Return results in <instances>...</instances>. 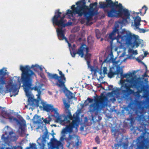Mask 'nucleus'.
Masks as SVG:
<instances>
[{"label":"nucleus","mask_w":149,"mask_h":149,"mask_svg":"<svg viewBox=\"0 0 149 149\" xmlns=\"http://www.w3.org/2000/svg\"><path fill=\"white\" fill-rule=\"evenodd\" d=\"M32 68L36 72L40 70L42 71L44 67L42 66H39L38 65H32L31 67L29 65L24 66L22 65L20 66V70L22 72L21 74V80L23 83V86L24 88L26 96L28 98V106H38L39 100L42 90V87L43 84L37 83L34 87L33 86V78L35 73L31 69Z\"/></svg>","instance_id":"f257e3e1"},{"label":"nucleus","mask_w":149,"mask_h":149,"mask_svg":"<svg viewBox=\"0 0 149 149\" xmlns=\"http://www.w3.org/2000/svg\"><path fill=\"white\" fill-rule=\"evenodd\" d=\"M59 10H56L54 16L52 19L53 25H57L58 27L56 29L58 39L60 40L65 39V42L68 44L70 54L72 57H75L76 54H78L81 57H83L84 55H85V58L87 61L88 67L90 68L92 72L94 71L93 67L91 66L90 64L91 54L88 53V49L87 46L85 44L81 45L77 51L76 52L75 45L74 44L73 47H72L71 44L65 37L64 35L66 30L64 28L67 25H71L72 23L70 22L67 23L66 20L64 19L65 15L63 14V16L61 17L62 13L59 12Z\"/></svg>","instance_id":"f03ea898"},{"label":"nucleus","mask_w":149,"mask_h":149,"mask_svg":"<svg viewBox=\"0 0 149 149\" xmlns=\"http://www.w3.org/2000/svg\"><path fill=\"white\" fill-rule=\"evenodd\" d=\"M85 0H81L76 3L77 5L75 7V5H72L71 7L72 10H68L65 15L68 18L73 19L74 16L75 14H78L79 16L81 17L84 15V19H81L82 23L85 22L87 25H91L93 23V16L98 14V8L97 6V3L95 2L91 3L89 6L86 5Z\"/></svg>","instance_id":"7ed1b4c3"},{"label":"nucleus","mask_w":149,"mask_h":149,"mask_svg":"<svg viewBox=\"0 0 149 149\" xmlns=\"http://www.w3.org/2000/svg\"><path fill=\"white\" fill-rule=\"evenodd\" d=\"M69 109L65 108V111L67 114V116H63L64 117V118H63V120H65V121L63 122L62 124L66 126L61 132L62 136L61 137L60 140L63 141L64 139H65L67 142L69 143L70 144H71L70 142V140H72V142H75V144H74V146L78 147L81 143V142L80 141L79 137L77 136L71 135L70 134L68 138H64L67 132L70 133L72 132L73 128L75 127L76 129H77L79 125L80 112H77L72 116Z\"/></svg>","instance_id":"20e7f679"},{"label":"nucleus","mask_w":149,"mask_h":149,"mask_svg":"<svg viewBox=\"0 0 149 149\" xmlns=\"http://www.w3.org/2000/svg\"><path fill=\"white\" fill-rule=\"evenodd\" d=\"M132 73H122L120 80V84L121 85L120 88H116L113 90L110 94L114 95L116 97L119 98L120 95L123 97H128L130 95L134 93V92L131 88H136L139 89V85L142 83L140 78L136 77H132L131 79L127 78L125 80H123L124 78L132 77Z\"/></svg>","instance_id":"39448f33"},{"label":"nucleus","mask_w":149,"mask_h":149,"mask_svg":"<svg viewBox=\"0 0 149 149\" xmlns=\"http://www.w3.org/2000/svg\"><path fill=\"white\" fill-rule=\"evenodd\" d=\"M121 19L116 22L113 31L109 36V38L112 40L116 39L117 42L119 43L120 46H123L124 44L132 45L133 42V46L138 47L141 44V40L139 39V36L134 34H132L130 31H127L125 34L124 31H119L120 24L125 25L126 24L120 23Z\"/></svg>","instance_id":"423d86ee"},{"label":"nucleus","mask_w":149,"mask_h":149,"mask_svg":"<svg viewBox=\"0 0 149 149\" xmlns=\"http://www.w3.org/2000/svg\"><path fill=\"white\" fill-rule=\"evenodd\" d=\"M137 119L141 124L137 127V130L142 132V135L137 139V149H148L149 148V133L148 132V125L145 116L143 115L138 116Z\"/></svg>","instance_id":"0eeeda50"},{"label":"nucleus","mask_w":149,"mask_h":149,"mask_svg":"<svg viewBox=\"0 0 149 149\" xmlns=\"http://www.w3.org/2000/svg\"><path fill=\"white\" fill-rule=\"evenodd\" d=\"M116 100V98L113 97L110 98L109 96H98L97 98H95V103L89 106V111L91 112L98 111L99 110L102 109L105 107L107 106L108 103L110 102H114Z\"/></svg>","instance_id":"6e6552de"},{"label":"nucleus","mask_w":149,"mask_h":149,"mask_svg":"<svg viewBox=\"0 0 149 149\" xmlns=\"http://www.w3.org/2000/svg\"><path fill=\"white\" fill-rule=\"evenodd\" d=\"M106 3L100 2H99L100 7L103 9L104 12L107 13V16L109 17L118 16L120 15L119 11H117L114 8L115 4L111 0H106Z\"/></svg>","instance_id":"1a4fd4ad"},{"label":"nucleus","mask_w":149,"mask_h":149,"mask_svg":"<svg viewBox=\"0 0 149 149\" xmlns=\"http://www.w3.org/2000/svg\"><path fill=\"white\" fill-rule=\"evenodd\" d=\"M115 4L114 7H116L118 8L120 12V15L118 16H114V17H121V21L120 22L123 24H128L130 23L132 21V20L131 19V18H133L132 16L130 15V13L127 9L124 8L122 6L121 3L118 4V2L116 1L114 2Z\"/></svg>","instance_id":"9d476101"},{"label":"nucleus","mask_w":149,"mask_h":149,"mask_svg":"<svg viewBox=\"0 0 149 149\" xmlns=\"http://www.w3.org/2000/svg\"><path fill=\"white\" fill-rule=\"evenodd\" d=\"M4 132V134H2L1 139L5 143L8 145L10 141H16L18 138V136L16 135L10 127L8 126L5 127Z\"/></svg>","instance_id":"9b49d317"},{"label":"nucleus","mask_w":149,"mask_h":149,"mask_svg":"<svg viewBox=\"0 0 149 149\" xmlns=\"http://www.w3.org/2000/svg\"><path fill=\"white\" fill-rule=\"evenodd\" d=\"M20 77H14L12 80L9 81L7 85L6 86V88L7 93L8 92H12L14 96L17 94L19 90L17 88V83H19Z\"/></svg>","instance_id":"f8f14e48"},{"label":"nucleus","mask_w":149,"mask_h":149,"mask_svg":"<svg viewBox=\"0 0 149 149\" xmlns=\"http://www.w3.org/2000/svg\"><path fill=\"white\" fill-rule=\"evenodd\" d=\"M1 114L4 118H8L10 122H16L18 124H19V130H21L22 133H24L25 131V128L26 126V123L25 120H19L13 116H9L10 114L6 111H2Z\"/></svg>","instance_id":"ddd939ff"},{"label":"nucleus","mask_w":149,"mask_h":149,"mask_svg":"<svg viewBox=\"0 0 149 149\" xmlns=\"http://www.w3.org/2000/svg\"><path fill=\"white\" fill-rule=\"evenodd\" d=\"M59 73L60 75V77H59L56 74H52L48 73L49 79L52 82V79H53L57 80L58 81L56 84L61 88L62 87L63 88L65 87V83L66 81L65 77L64 74H63L61 71H59Z\"/></svg>","instance_id":"4468645a"},{"label":"nucleus","mask_w":149,"mask_h":149,"mask_svg":"<svg viewBox=\"0 0 149 149\" xmlns=\"http://www.w3.org/2000/svg\"><path fill=\"white\" fill-rule=\"evenodd\" d=\"M132 17L133 18H131V19L132 20V21L130 22L132 23V26L134 29L135 30H139L140 33H144L146 31H148V29H147L146 31L143 29H140L139 28V26L141 25L140 22L141 21V19L140 17L137 16L134 18L133 17Z\"/></svg>","instance_id":"2eb2a0df"},{"label":"nucleus","mask_w":149,"mask_h":149,"mask_svg":"<svg viewBox=\"0 0 149 149\" xmlns=\"http://www.w3.org/2000/svg\"><path fill=\"white\" fill-rule=\"evenodd\" d=\"M129 55L126 58L123 59V61H120V60L116 61V58H114L113 53L111 52L110 54V55L111 56V58L110 59V61H111L113 65H115L116 66L120 65V64H121V63L125 62L127 59H134V55L133 54H130L129 53Z\"/></svg>","instance_id":"dca6fc26"},{"label":"nucleus","mask_w":149,"mask_h":149,"mask_svg":"<svg viewBox=\"0 0 149 149\" xmlns=\"http://www.w3.org/2000/svg\"><path fill=\"white\" fill-rule=\"evenodd\" d=\"M47 145L49 149L62 148L63 146L60 141H58L54 138L51 139L50 141L47 143Z\"/></svg>","instance_id":"f3484780"},{"label":"nucleus","mask_w":149,"mask_h":149,"mask_svg":"<svg viewBox=\"0 0 149 149\" xmlns=\"http://www.w3.org/2000/svg\"><path fill=\"white\" fill-rule=\"evenodd\" d=\"M51 112L54 113L53 116L56 118V122L60 123V124H62L63 122L65 121V120H63V118H64V117L62 115H59L57 108H54L53 106Z\"/></svg>","instance_id":"a211bd4d"},{"label":"nucleus","mask_w":149,"mask_h":149,"mask_svg":"<svg viewBox=\"0 0 149 149\" xmlns=\"http://www.w3.org/2000/svg\"><path fill=\"white\" fill-rule=\"evenodd\" d=\"M47 133H45L44 135L41 136L39 138L37 141L38 144V146L39 149H44L47 142L46 140Z\"/></svg>","instance_id":"6ab92c4d"},{"label":"nucleus","mask_w":149,"mask_h":149,"mask_svg":"<svg viewBox=\"0 0 149 149\" xmlns=\"http://www.w3.org/2000/svg\"><path fill=\"white\" fill-rule=\"evenodd\" d=\"M8 74L6 68H3L0 70V74L2 75L0 76V90L3 88V85L6 84L5 78L4 77Z\"/></svg>","instance_id":"aec40b11"},{"label":"nucleus","mask_w":149,"mask_h":149,"mask_svg":"<svg viewBox=\"0 0 149 149\" xmlns=\"http://www.w3.org/2000/svg\"><path fill=\"white\" fill-rule=\"evenodd\" d=\"M40 99H39V100H38V106H37L36 105L33 107L31 106H28V104L27 105L25 106V107L29 108V109H33L34 108V107H38L39 106V102L40 100H41V103L42 105V106L43 107V109L45 110V111H52L53 105H52L47 104H46V103L43 102L42 101V100L40 99Z\"/></svg>","instance_id":"412c9836"},{"label":"nucleus","mask_w":149,"mask_h":149,"mask_svg":"<svg viewBox=\"0 0 149 149\" xmlns=\"http://www.w3.org/2000/svg\"><path fill=\"white\" fill-rule=\"evenodd\" d=\"M42 119L43 120V121L40 119V116H39L38 115L36 114L34 116L33 120L35 121L36 122L39 123H42L43 122L45 123V124H48L49 123V118H45L44 119L42 118Z\"/></svg>","instance_id":"4be33fe9"},{"label":"nucleus","mask_w":149,"mask_h":149,"mask_svg":"<svg viewBox=\"0 0 149 149\" xmlns=\"http://www.w3.org/2000/svg\"><path fill=\"white\" fill-rule=\"evenodd\" d=\"M133 106V103H130L128 106L124 108V109L126 111H128L129 113H132V111H134L135 113L137 114V108H136L135 106L134 108Z\"/></svg>","instance_id":"5701e85b"},{"label":"nucleus","mask_w":149,"mask_h":149,"mask_svg":"<svg viewBox=\"0 0 149 149\" xmlns=\"http://www.w3.org/2000/svg\"><path fill=\"white\" fill-rule=\"evenodd\" d=\"M147 8L146 6H144L141 9L139 10V12H136V13L137 14H138L139 13H140L141 15H143L144 14L146 13V12Z\"/></svg>","instance_id":"b1692460"},{"label":"nucleus","mask_w":149,"mask_h":149,"mask_svg":"<svg viewBox=\"0 0 149 149\" xmlns=\"http://www.w3.org/2000/svg\"><path fill=\"white\" fill-rule=\"evenodd\" d=\"M122 146L124 148H126L128 146V143H122L120 144H115L114 145L115 149H118L120 146Z\"/></svg>","instance_id":"393cba45"},{"label":"nucleus","mask_w":149,"mask_h":149,"mask_svg":"<svg viewBox=\"0 0 149 149\" xmlns=\"http://www.w3.org/2000/svg\"><path fill=\"white\" fill-rule=\"evenodd\" d=\"M114 69L113 67L111 68L110 69V71L109 72L108 74V76L109 77L112 78L113 77L115 73L113 71V69Z\"/></svg>","instance_id":"a878e982"},{"label":"nucleus","mask_w":149,"mask_h":149,"mask_svg":"<svg viewBox=\"0 0 149 149\" xmlns=\"http://www.w3.org/2000/svg\"><path fill=\"white\" fill-rule=\"evenodd\" d=\"M30 147H27L26 149H37L36 144L35 143H30Z\"/></svg>","instance_id":"bb28decb"},{"label":"nucleus","mask_w":149,"mask_h":149,"mask_svg":"<svg viewBox=\"0 0 149 149\" xmlns=\"http://www.w3.org/2000/svg\"><path fill=\"white\" fill-rule=\"evenodd\" d=\"M66 95L68 98L69 99L72 98L73 97V94L70 91H67Z\"/></svg>","instance_id":"cd10ccee"},{"label":"nucleus","mask_w":149,"mask_h":149,"mask_svg":"<svg viewBox=\"0 0 149 149\" xmlns=\"http://www.w3.org/2000/svg\"><path fill=\"white\" fill-rule=\"evenodd\" d=\"M141 91H140V90H139L135 92L134 96L136 98L139 99L141 97V95H140V93H141Z\"/></svg>","instance_id":"c85d7f7f"},{"label":"nucleus","mask_w":149,"mask_h":149,"mask_svg":"<svg viewBox=\"0 0 149 149\" xmlns=\"http://www.w3.org/2000/svg\"><path fill=\"white\" fill-rule=\"evenodd\" d=\"M128 51L129 53H133V55L137 54L138 53V52L137 50H134V49H129Z\"/></svg>","instance_id":"c756f323"},{"label":"nucleus","mask_w":149,"mask_h":149,"mask_svg":"<svg viewBox=\"0 0 149 149\" xmlns=\"http://www.w3.org/2000/svg\"><path fill=\"white\" fill-rule=\"evenodd\" d=\"M123 72V70L122 68H120L119 67V68H117V74H120V77L121 75H122Z\"/></svg>","instance_id":"7c9ffc66"},{"label":"nucleus","mask_w":149,"mask_h":149,"mask_svg":"<svg viewBox=\"0 0 149 149\" xmlns=\"http://www.w3.org/2000/svg\"><path fill=\"white\" fill-rule=\"evenodd\" d=\"M87 100H88V101H89V103H91V102H93V99H91V98H88L87 99V100H86L85 101V102L84 103V106H87V104H88V103H87L86 104V103L87 102Z\"/></svg>","instance_id":"2f4dec72"},{"label":"nucleus","mask_w":149,"mask_h":149,"mask_svg":"<svg viewBox=\"0 0 149 149\" xmlns=\"http://www.w3.org/2000/svg\"><path fill=\"white\" fill-rule=\"evenodd\" d=\"M63 104L65 108H69L70 107V105L68 103H66L65 100H63Z\"/></svg>","instance_id":"473e14b6"},{"label":"nucleus","mask_w":149,"mask_h":149,"mask_svg":"<svg viewBox=\"0 0 149 149\" xmlns=\"http://www.w3.org/2000/svg\"><path fill=\"white\" fill-rule=\"evenodd\" d=\"M127 120L129 121L131 124H132L134 122V119L133 118L131 117L127 119Z\"/></svg>","instance_id":"72a5a7b5"},{"label":"nucleus","mask_w":149,"mask_h":149,"mask_svg":"<svg viewBox=\"0 0 149 149\" xmlns=\"http://www.w3.org/2000/svg\"><path fill=\"white\" fill-rule=\"evenodd\" d=\"M107 69L106 67H103L102 68V72L104 74H107Z\"/></svg>","instance_id":"f704fd0d"},{"label":"nucleus","mask_w":149,"mask_h":149,"mask_svg":"<svg viewBox=\"0 0 149 149\" xmlns=\"http://www.w3.org/2000/svg\"><path fill=\"white\" fill-rule=\"evenodd\" d=\"M17 147L16 146H13L11 147H6V149H16ZM0 149H5L4 148H3L2 147L1 148H0Z\"/></svg>","instance_id":"c9c22d12"},{"label":"nucleus","mask_w":149,"mask_h":149,"mask_svg":"<svg viewBox=\"0 0 149 149\" xmlns=\"http://www.w3.org/2000/svg\"><path fill=\"white\" fill-rule=\"evenodd\" d=\"M146 90V87L144 85H143L141 87V90H140V91H141V92L142 91H145Z\"/></svg>","instance_id":"e433bc0d"},{"label":"nucleus","mask_w":149,"mask_h":149,"mask_svg":"<svg viewBox=\"0 0 149 149\" xmlns=\"http://www.w3.org/2000/svg\"><path fill=\"white\" fill-rule=\"evenodd\" d=\"M144 108H149V100L148 101V102L147 104H146L145 106L143 107H142L141 109H143Z\"/></svg>","instance_id":"4c0bfd02"},{"label":"nucleus","mask_w":149,"mask_h":149,"mask_svg":"<svg viewBox=\"0 0 149 149\" xmlns=\"http://www.w3.org/2000/svg\"><path fill=\"white\" fill-rule=\"evenodd\" d=\"M95 141L96 142H97V144H99L100 143V140L98 137H96L95 139Z\"/></svg>","instance_id":"58836bf2"},{"label":"nucleus","mask_w":149,"mask_h":149,"mask_svg":"<svg viewBox=\"0 0 149 149\" xmlns=\"http://www.w3.org/2000/svg\"><path fill=\"white\" fill-rule=\"evenodd\" d=\"M112 133L113 135L115 136L117 133V131L115 130H112Z\"/></svg>","instance_id":"ea45409f"},{"label":"nucleus","mask_w":149,"mask_h":149,"mask_svg":"<svg viewBox=\"0 0 149 149\" xmlns=\"http://www.w3.org/2000/svg\"><path fill=\"white\" fill-rule=\"evenodd\" d=\"M143 102L142 101H139L137 102V103L140 106H141V104H143Z\"/></svg>","instance_id":"a19ab883"},{"label":"nucleus","mask_w":149,"mask_h":149,"mask_svg":"<svg viewBox=\"0 0 149 149\" xmlns=\"http://www.w3.org/2000/svg\"><path fill=\"white\" fill-rule=\"evenodd\" d=\"M113 88V86L112 85H109V86H108V89L109 90H112V89Z\"/></svg>","instance_id":"79ce46f5"},{"label":"nucleus","mask_w":149,"mask_h":149,"mask_svg":"<svg viewBox=\"0 0 149 149\" xmlns=\"http://www.w3.org/2000/svg\"><path fill=\"white\" fill-rule=\"evenodd\" d=\"M142 77L143 78L144 77H148V75H147V74L146 73V72H145V73H144V74L142 75Z\"/></svg>","instance_id":"37998d69"},{"label":"nucleus","mask_w":149,"mask_h":149,"mask_svg":"<svg viewBox=\"0 0 149 149\" xmlns=\"http://www.w3.org/2000/svg\"><path fill=\"white\" fill-rule=\"evenodd\" d=\"M125 55V52L123 53L120 56V57H123Z\"/></svg>","instance_id":"c03bdc74"},{"label":"nucleus","mask_w":149,"mask_h":149,"mask_svg":"<svg viewBox=\"0 0 149 149\" xmlns=\"http://www.w3.org/2000/svg\"><path fill=\"white\" fill-rule=\"evenodd\" d=\"M136 60L139 62H140L141 61V60L139 59V58H137L136 59Z\"/></svg>","instance_id":"a18cd8bd"},{"label":"nucleus","mask_w":149,"mask_h":149,"mask_svg":"<svg viewBox=\"0 0 149 149\" xmlns=\"http://www.w3.org/2000/svg\"><path fill=\"white\" fill-rule=\"evenodd\" d=\"M148 54V53L147 52H146V51L144 52V54L145 56H146L147 55V54Z\"/></svg>","instance_id":"49530a36"},{"label":"nucleus","mask_w":149,"mask_h":149,"mask_svg":"<svg viewBox=\"0 0 149 149\" xmlns=\"http://www.w3.org/2000/svg\"><path fill=\"white\" fill-rule=\"evenodd\" d=\"M91 116H92V120H93V121H94L95 120H94V116H93V115H92Z\"/></svg>","instance_id":"de8ad7c7"},{"label":"nucleus","mask_w":149,"mask_h":149,"mask_svg":"<svg viewBox=\"0 0 149 149\" xmlns=\"http://www.w3.org/2000/svg\"><path fill=\"white\" fill-rule=\"evenodd\" d=\"M96 36L97 37V38H100V35L97 34H96Z\"/></svg>","instance_id":"09e8293b"},{"label":"nucleus","mask_w":149,"mask_h":149,"mask_svg":"<svg viewBox=\"0 0 149 149\" xmlns=\"http://www.w3.org/2000/svg\"><path fill=\"white\" fill-rule=\"evenodd\" d=\"M45 72H46V73L48 75V76L49 78V75H48V72H47V70H46V69L45 70Z\"/></svg>","instance_id":"8fccbe9b"},{"label":"nucleus","mask_w":149,"mask_h":149,"mask_svg":"<svg viewBox=\"0 0 149 149\" xmlns=\"http://www.w3.org/2000/svg\"><path fill=\"white\" fill-rule=\"evenodd\" d=\"M98 118L100 120L102 119V118L100 117V116H98Z\"/></svg>","instance_id":"3c124183"},{"label":"nucleus","mask_w":149,"mask_h":149,"mask_svg":"<svg viewBox=\"0 0 149 149\" xmlns=\"http://www.w3.org/2000/svg\"><path fill=\"white\" fill-rule=\"evenodd\" d=\"M147 119L148 122H149V115L148 116Z\"/></svg>","instance_id":"603ef678"},{"label":"nucleus","mask_w":149,"mask_h":149,"mask_svg":"<svg viewBox=\"0 0 149 149\" xmlns=\"http://www.w3.org/2000/svg\"><path fill=\"white\" fill-rule=\"evenodd\" d=\"M17 147H19V148H20V149H23L22 147H21V146H18Z\"/></svg>","instance_id":"864d4df0"},{"label":"nucleus","mask_w":149,"mask_h":149,"mask_svg":"<svg viewBox=\"0 0 149 149\" xmlns=\"http://www.w3.org/2000/svg\"><path fill=\"white\" fill-rule=\"evenodd\" d=\"M72 36H70V37H69V39L70 40V41H71V38L72 37Z\"/></svg>","instance_id":"5fc2aeb1"},{"label":"nucleus","mask_w":149,"mask_h":149,"mask_svg":"<svg viewBox=\"0 0 149 149\" xmlns=\"http://www.w3.org/2000/svg\"><path fill=\"white\" fill-rule=\"evenodd\" d=\"M97 147H93V149H97Z\"/></svg>","instance_id":"6e6d98bb"},{"label":"nucleus","mask_w":149,"mask_h":149,"mask_svg":"<svg viewBox=\"0 0 149 149\" xmlns=\"http://www.w3.org/2000/svg\"><path fill=\"white\" fill-rule=\"evenodd\" d=\"M99 73L100 74V75H102V73L101 72V71L100 72H99Z\"/></svg>","instance_id":"4d7b16f0"},{"label":"nucleus","mask_w":149,"mask_h":149,"mask_svg":"<svg viewBox=\"0 0 149 149\" xmlns=\"http://www.w3.org/2000/svg\"><path fill=\"white\" fill-rule=\"evenodd\" d=\"M142 21H143V22H146V20H142Z\"/></svg>","instance_id":"13d9d810"},{"label":"nucleus","mask_w":149,"mask_h":149,"mask_svg":"<svg viewBox=\"0 0 149 149\" xmlns=\"http://www.w3.org/2000/svg\"><path fill=\"white\" fill-rule=\"evenodd\" d=\"M83 127H81V130H83Z\"/></svg>","instance_id":"bf43d9fd"},{"label":"nucleus","mask_w":149,"mask_h":149,"mask_svg":"<svg viewBox=\"0 0 149 149\" xmlns=\"http://www.w3.org/2000/svg\"><path fill=\"white\" fill-rule=\"evenodd\" d=\"M73 39H72V41H73V40H74V37H73Z\"/></svg>","instance_id":"052dcab7"},{"label":"nucleus","mask_w":149,"mask_h":149,"mask_svg":"<svg viewBox=\"0 0 149 149\" xmlns=\"http://www.w3.org/2000/svg\"><path fill=\"white\" fill-rule=\"evenodd\" d=\"M88 2H90V0H89L88 1Z\"/></svg>","instance_id":"680f3d73"},{"label":"nucleus","mask_w":149,"mask_h":149,"mask_svg":"<svg viewBox=\"0 0 149 149\" xmlns=\"http://www.w3.org/2000/svg\"><path fill=\"white\" fill-rule=\"evenodd\" d=\"M102 40H103V39H101V41H102Z\"/></svg>","instance_id":"e2e57ef3"},{"label":"nucleus","mask_w":149,"mask_h":149,"mask_svg":"<svg viewBox=\"0 0 149 149\" xmlns=\"http://www.w3.org/2000/svg\"><path fill=\"white\" fill-rule=\"evenodd\" d=\"M146 69L147 70V68L146 66Z\"/></svg>","instance_id":"0e129e2a"},{"label":"nucleus","mask_w":149,"mask_h":149,"mask_svg":"<svg viewBox=\"0 0 149 149\" xmlns=\"http://www.w3.org/2000/svg\"><path fill=\"white\" fill-rule=\"evenodd\" d=\"M12 95H11L10 97H12Z\"/></svg>","instance_id":"69168bd1"},{"label":"nucleus","mask_w":149,"mask_h":149,"mask_svg":"<svg viewBox=\"0 0 149 149\" xmlns=\"http://www.w3.org/2000/svg\"><path fill=\"white\" fill-rule=\"evenodd\" d=\"M56 126V125H55V126Z\"/></svg>","instance_id":"338daca9"}]
</instances>
